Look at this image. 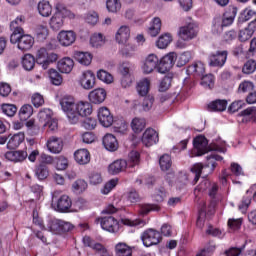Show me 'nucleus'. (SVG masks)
Returning a JSON list of instances; mask_svg holds the SVG:
<instances>
[{
    "label": "nucleus",
    "instance_id": "f257e3e1",
    "mask_svg": "<svg viewBox=\"0 0 256 256\" xmlns=\"http://www.w3.org/2000/svg\"><path fill=\"white\" fill-rule=\"evenodd\" d=\"M65 17H68L69 19H75V14L67 9L65 4L61 2L56 3L55 13L49 21L51 29H53V31H59V29H62L63 25H65Z\"/></svg>",
    "mask_w": 256,
    "mask_h": 256
},
{
    "label": "nucleus",
    "instance_id": "f03ea898",
    "mask_svg": "<svg viewBox=\"0 0 256 256\" xmlns=\"http://www.w3.org/2000/svg\"><path fill=\"white\" fill-rule=\"evenodd\" d=\"M10 43L17 44L20 51H29L35 44V39L31 35L25 34L23 28H16L10 36Z\"/></svg>",
    "mask_w": 256,
    "mask_h": 256
},
{
    "label": "nucleus",
    "instance_id": "7ed1b4c3",
    "mask_svg": "<svg viewBox=\"0 0 256 256\" xmlns=\"http://www.w3.org/2000/svg\"><path fill=\"white\" fill-rule=\"evenodd\" d=\"M194 155L191 157H201V155H205V153H209V151H218V153H225V148L220 147L219 145L209 146V142L205 136H198L193 141Z\"/></svg>",
    "mask_w": 256,
    "mask_h": 256
},
{
    "label": "nucleus",
    "instance_id": "20e7f679",
    "mask_svg": "<svg viewBox=\"0 0 256 256\" xmlns=\"http://www.w3.org/2000/svg\"><path fill=\"white\" fill-rule=\"evenodd\" d=\"M59 103L69 123L75 125V122L77 121V113H75L77 103H75V97L71 95H65L60 99Z\"/></svg>",
    "mask_w": 256,
    "mask_h": 256
},
{
    "label": "nucleus",
    "instance_id": "39448f33",
    "mask_svg": "<svg viewBox=\"0 0 256 256\" xmlns=\"http://www.w3.org/2000/svg\"><path fill=\"white\" fill-rule=\"evenodd\" d=\"M206 159L207 163L205 166H203L201 163H197L191 168L192 173L195 174L194 184L199 181V177H201V172L203 171L204 167H211L210 173H213L215 171V167H217V161H223V157L217 154H211L210 156H207Z\"/></svg>",
    "mask_w": 256,
    "mask_h": 256
},
{
    "label": "nucleus",
    "instance_id": "423d86ee",
    "mask_svg": "<svg viewBox=\"0 0 256 256\" xmlns=\"http://www.w3.org/2000/svg\"><path fill=\"white\" fill-rule=\"evenodd\" d=\"M59 59V55L53 52H47V49L40 48L37 52L36 61L41 65L42 69H49V65L55 63Z\"/></svg>",
    "mask_w": 256,
    "mask_h": 256
},
{
    "label": "nucleus",
    "instance_id": "0eeeda50",
    "mask_svg": "<svg viewBox=\"0 0 256 256\" xmlns=\"http://www.w3.org/2000/svg\"><path fill=\"white\" fill-rule=\"evenodd\" d=\"M161 233L155 229H147L141 235V240L145 247H153V245H159L161 243Z\"/></svg>",
    "mask_w": 256,
    "mask_h": 256
},
{
    "label": "nucleus",
    "instance_id": "6e6552de",
    "mask_svg": "<svg viewBox=\"0 0 256 256\" xmlns=\"http://www.w3.org/2000/svg\"><path fill=\"white\" fill-rule=\"evenodd\" d=\"M175 61H177V54L175 52H170L163 56L158 62V73L165 74L171 71L173 65H175Z\"/></svg>",
    "mask_w": 256,
    "mask_h": 256
},
{
    "label": "nucleus",
    "instance_id": "1a4fd4ad",
    "mask_svg": "<svg viewBox=\"0 0 256 256\" xmlns=\"http://www.w3.org/2000/svg\"><path fill=\"white\" fill-rule=\"evenodd\" d=\"M229 52L227 50H218L209 56V65L211 67H223L227 63Z\"/></svg>",
    "mask_w": 256,
    "mask_h": 256
},
{
    "label": "nucleus",
    "instance_id": "9d476101",
    "mask_svg": "<svg viewBox=\"0 0 256 256\" xmlns=\"http://www.w3.org/2000/svg\"><path fill=\"white\" fill-rule=\"evenodd\" d=\"M74 113H76V125V123H79L80 117H87V115H91L93 113V106L89 102L80 101L76 103Z\"/></svg>",
    "mask_w": 256,
    "mask_h": 256
},
{
    "label": "nucleus",
    "instance_id": "9b49d317",
    "mask_svg": "<svg viewBox=\"0 0 256 256\" xmlns=\"http://www.w3.org/2000/svg\"><path fill=\"white\" fill-rule=\"evenodd\" d=\"M57 39L62 47H69L75 43L77 34L71 30H62L59 32Z\"/></svg>",
    "mask_w": 256,
    "mask_h": 256
},
{
    "label": "nucleus",
    "instance_id": "f8f14e48",
    "mask_svg": "<svg viewBox=\"0 0 256 256\" xmlns=\"http://www.w3.org/2000/svg\"><path fill=\"white\" fill-rule=\"evenodd\" d=\"M100 225L108 233H117L119 231V221L113 216L101 218Z\"/></svg>",
    "mask_w": 256,
    "mask_h": 256
},
{
    "label": "nucleus",
    "instance_id": "ddd939ff",
    "mask_svg": "<svg viewBox=\"0 0 256 256\" xmlns=\"http://www.w3.org/2000/svg\"><path fill=\"white\" fill-rule=\"evenodd\" d=\"M158 67L159 57H157V55L155 54H149L144 61L142 69L146 75H149V73H153V71H155V69H158Z\"/></svg>",
    "mask_w": 256,
    "mask_h": 256
},
{
    "label": "nucleus",
    "instance_id": "4468645a",
    "mask_svg": "<svg viewBox=\"0 0 256 256\" xmlns=\"http://www.w3.org/2000/svg\"><path fill=\"white\" fill-rule=\"evenodd\" d=\"M98 121L103 127H111L113 125V115L109 108L101 107L98 110Z\"/></svg>",
    "mask_w": 256,
    "mask_h": 256
},
{
    "label": "nucleus",
    "instance_id": "2eb2a0df",
    "mask_svg": "<svg viewBox=\"0 0 256 256\" xmlns=\"http://www.w3.org/2000/svg\"><path fill=\"white\" fill-rule=\"evenodd\" d=\"M80 85L86 91L93 89L95 87V74L91 70L83 72L80 78Z\"/></svg>",
    "mask_w": 256,
    "mask_h": 256
},
{
    "label": "nucleus",
    "instance_id": "dca6fc26",
    "mask_svg": "<svg viewBox=\"0 0 256 256\" xmlns=\"http://www.w3.org/2000/svg\"><path fill=\"white\" fill-rule=\"evenodd\" d=\"M159 142V135L155 129L148 128L142 135V143L145 147H151Z\"/></svg>",
    "mask_w": 256,
    "mask_h": 256
},
{
    "label": "nucleus",
    "instance_id": "f3484780",
    "mask_svg": "<svg viewBox=\"0 0 256 256\" xmlns=\"http://www.w3.org/2000/svg\"><path fill=\"white\" fill-rule=\"evenodd\" d=\"M179 36L184 41H189L197 37V26L193 23H189L186 26H183L179 30Z\"/></svg>",
    "mask_w": 256,
    "mask_h": 256
},
{
    "label": "nucleus",
    "instance_id": "a211bd4d",
    "mask_svg": "<svg viewBox=\"0 0 256 256\" xmlns=\"http://www.w3.org/2000/svg\"><path fill=\"white\" fill-rule=\"evenodd\" d=\"M88 99L94 105H101L107 99V91L103 88L94 89L89 93Z\"/></svg>",
    "mask_w": 256,
    "mask_h": 256
},
{
    "label": "nucleus",
    "instance_id": "6ab92c4d",
    "mask_svg": "<svg viewBox=\"0 0 256 256\" xmlns=\"http://www.w3.org/2000/svg\"><path fill=\"white\" fill-rule=\"evenodd\" d=\"M28 152L25 150L9 151L6 152L4 157L7 161H12V163H23L27 159Z\"/></svg>",
    "mask_w": 256,
    "mask_h": 256
},
{
    "label": "nucleus",
    "instance_id": "aec40b11",
    "mask_svg": "<svg viewBox=\"0 0 256 256\" xmlns=\"http://www.w3.org/2000/svg\"><path fill=\"white\" fill-rule=\"evenodd\" d=\"M74 159L78 165H87L91 162V153L85 148L78 149L74 152Z\"/></svg>",
    "mask_w": 256,
    "mask_h": 256
},
{
    "label": "nucleus",
    "instance_id": "412c9836",
    "mask_svg": "<svg viewBox=\"0 0 256 256\" xmlns=\"http://www.w3.org/2000/svg\"><path fill=\"white\" fill-rule=\"evenodd\" d=\"M47 149L50 153H61L63 151V140L55 136L50 137L47 141Z\"/></svg>",
    "mask_w": 256,
    "mask_h": 256
},
{
    "label": "nucleus",
    "instance_id": "4be33fe9",
    "mask_svg": "<svg viewBox=\"0 0 256 256\" xmlns=\"http://www.w3.org/2000/svg\"><path fill=\"white\" fill-rule=\"evenodd\" d=\"M73 67H75V62L70 57H64L57 63V68L60 73H70L73 71Z\"/></svg>",
    "mask_w": 256,
    "mask_h": 256
},
{
    "label": "nucleus",
    "instance_id": "5701e85b",
    "mask_svg": "<svg viewBox=\"0 0 256 256\" xmlns=\"http://www.w3.org/2000/svg\"><path fill=\"white\" fill-rule=\"evenodd\" d=\"M7 149H17L25 141V133L19 132L8 136Z\"/></svg>",
    "mask_w": 256,
    "mask_h": 256
},
{
    "label": "nucleus",
    "instance_id": "b1692460",
    "mask_svg": "<svg viewBox=\"0 0 256 256\" xmlns=\"http://www.w3.org/2000/svg\"><path fill=\"white\" fill-rule=\"evenodd\" d=\"M131 37V30L128 26H121L116 33V41L119 45H125Z\"/></svg>",
    "mask_w": 256,
    "mask_h": 256
},
{
    "label": "nucleus",
    "instance_id": "393cba45",
    "mask_svg": "<svg viewBox=\"0 0 256 256\" xmlns=\"http://www.w3.org/2000/svg\"><path fill=\"white\" fill-rule=\"evenodd\" d=\"M103 145L107 151H117L119 149V142L113 134H106L103 137Z\"/></svg>",
    "mask_w": 256,
    "mask_h": 256
},
{
    "label": "nucleus",
    "instance_id": "a878e982",
    "mask_svg": "<svg viewBox=\"0 0 256 256\" xmlns=\"http://www.w3.org/2000/svg\"><path fill=\"white\" fill-rule=\"evenodd\" d=\"M255 31H256L255 24L249 23L247 28H245L244 30H240L238 35L239 41H242L243 43H245V41H249V39L253 37V34L255 33Z\"/></svg>",
    "mask_w": 256,
    "mask_h": 256
},
{
    "label": "nucleus",
    "instance_id": "bb28decb",
    "mask_svg": "<svg viewBox=\"0 0 256 256\" xmlns=\"http://www.w3.org/2000/svg\"><path fill=\"white\" fill-rule=\"evenodd\" d=\"M124 169H127V161L120 159L114 161L112 164L109 165L108 171L111 175H117L121 173Z\"/></svg>",
    "mask_w": 256,
    "mask_h": 256
},
{
    "label": "nucleus",
    "instance_id": "cd10ccee",
    "mask_svg": "<svg viewBox=\"0 0 256 256\" xmlns=\"http://www.w3.org/2000/svg\"><path fill=\"white\" fill-rule=\"evenodd\" d=\"M71 205V198H69V196L67 195H63L57 201V210L60 213H65L66 211H69V209H71Z\"/></svg>",
    "mask_w": 256,
    "mask_h": 256
},
{
    "label": "nucleus",
    "instance_id": "c85d7f7f",
    "mask_svg": "<svg viewBox=\"0 0 256 256\" xmlns=\"http://www.w3.org/2000/svg\"><path fill=\"white\" fill-rule=\"evenodd\" d=\"M38 12L42 17H50L53 13V7L47 0H42L38 3Z\"/></svg>",
    "mask_w": 256,
    "mask_h": 256
},
{
    "label": "nucleus",
    "instance_id": "c756f323",
    "mask_svg": "<svg viewBox=\"0 0 256 256\" xmlns=\"http://www.w3.org/2000/svg\"><path fill=\"white\" fill-rule=\"evenodd\" d=\"M74 57L80 65H91V61H93V55L89 52H75Z\"/></svg>",
    "mask_w": 256,
    "mask_h": 256
},
{
    "label": "nucleus",
    "instance_id": "7c9ffc66",
    "mask_svg": "<svg viewBox=\"0 0 256 256\" xmlns=\"http://www.w3.org/2000/svg\"><path fill=\"white\" fill-rule=\"evenodd\" d=\"M251 19H253V20L250 23H253L254 27H256V12H255V10L246 9L243 11V13L238 18V23H245Z\"/></svg>",
    "mask_w": 256,
    "mask_h": 256
},
{
    "label": "nucleus",
    "instance_id": "2f4dec72",
    "mask_svg": "<svg viewBox=\"0 0 256 256\" xmlns=\"http://www.w3.org/2000/svg\"><path fill=\"white\" fill-rule=\"evenodd\" d=\"M116 256H132L133 250L131 247L123 242H119L115 246Z\"/></svg>",
    "mask_w": 256,
    "mask_h": 256
},
{
    "label": "nucleus",
    "instance_id": "473e14b6",
    "mask_svg": "<svg viewBox=\"0 0 256 256\" xmlns=\"http://www.w3.org/2000/svg\"><path fill=\"white\" fill-rule=\"evenodd\" d=\"M187 73L188 75H197L198 77H201V75L205 73V64L196 62L188 67Z\"/></svg>",
    "mask_w": 256,
    "mask_h": 256
},
{
    "label": "nucleus",
    "instance_id": "72a5a7b5",
    "mask_svg": "<svg viewBox=\"0 0 256 256\" xmlns=\"http://www.w3.org/2000/svg\"><path fill=\"white\" fill-rule=\"evenodd\" d=\"M235 17H237V8H233L231 12L224 13V15L220 17L223 27H229L230 25H233Z\"/></svg>",
    "mask_w": 256,
    "mask_h": 256
},
{
    "label": "nucleus",
    "instance_id": "f704fd0d",
    "mask_svg": "<svg viewBox=\"0 0 256 256\" xmlns=\"http://www.w3.org/2000/svg\"><path fill=\"white\" fill-rule=\"evenodd\" d=\"M148 33L151 35V37H157L158 34L161 33V18L155 17L152 20Z\"/></svg>",
    "mask_w": 256,
    "mask_h": 256
},
{
    "label": "nucleus",
    "instance_id": "c9c22d12",
    "mask_svg": "<svg viewBox=\"0 0 256 256\" xmlns=\"http://www.w3.org/2000/svg\"><path fill=\"white\" fill-rule=\"evenodd\" d=\"M148 33L151 35V37H157L158 34L161 33V18L155 17L152 20Z\"/></svg>",
    "mask_w": 256,
    "mask_h": 256
},
{
    "label": "nucleus",
    "instance_id": "e433bc0d",
    "mask_svg": "<svg viewBox=\"0 0 256 256\" xmlns=\"http://www.w3.org/2000/svg\"><path fill=\"white\" fill-rule=\"evenodd\" d=\"M227 109V100H215L208 104L209 111L223 112Z\"/></svg>",
    "mask_w": 256,
    "mask_h": 256
},
{
    "label": "nucleus",
    "instance_id": "4c0bfd02",
    "mask_svg": "<svg viewBox=\"0 0 256 256\" xmlns=\"http://www.w3.org/2000/svg\"><path fill=\"white\" fill-rule=\"evenodd\" d=\"M151 86V81L149 78L142 79L137 85V91L141 97H145L149 93V87Z\"/></svg>",
    "mask_w": 256,
    "mask_h": 256
},
{
    "label": "nucleus",
    "instance_id": "58836bf2",
    "mask_svg": "<svg viewBox=\"0 0 256 256\" xmlns=\"http://www.w3.org/2000/svg\"><path fill=\"white\" fill-rule=\"evenodd\" d=\"M35 175L40 181H45L49 177V168L45 164H40L35 169Z\"/></svg>",
    "mask_w": 256,
    "mask_h": 256
},
{
    "label": "nucleus",
    "instance_id": "ea45409f",
    "mask_svg": "<svg viewBox=\"0 0 256 256\" xmlns=\"http://www.w3.org/2000/svg\"><path fill=\"white\" fill-rule=\"evenodd\" d=\"M136 51L137 47L132 43L123 44V46L120 49V53L121 55H123V57H133Z\"/></svg>",
    "mask_w": 256,
    "mask_h": 256
},
{
    "label": "nucleus",
    "instance_id": "a19ab883",
    "mask_svg": "<svg viewBox=\"0 0 256 256\" xmlns=\"http://www.w3.org/2000/svg\"><path fill=\"white\" fill-rule=\"evenodd\" d=\"M90 44L95 49H98V47H103V45H105V37H103V34L101 33L93 34L90 38Z\"/></svg>",
    "mask_w": 256,
    "mask_h": 256
},
{
    "label": "nucleus",
    "instance_id": "79ce46f5",
    "mask_svg": "<svg viewBox=\"0 0 256 256\" xmlns=\"http://www.w3.org/2000/svg\"><path fill=\"white\" fill-rule=\"evenodd\" d=\"M146 122L143 118L136 117L131 122L134 133H141L145 129Z\"/></svg>",
    "mask_w": 256,
    "mask_h": 256
},
{
    "label": "nucleus",
    "instance_id": "37998d69",
    "mask_svg": "<svg viewBox=\"0 0 256 256\" xmlns=\"http://www.w3.org/2000/svg\"><path fill=\"white\" fill-rule=\"evenodd\" d=\"M160 169L162 171H169L173 162L171 161V156L169 154H164L159 159Z\"/></svg>",
    "mask_w": 256,
    "mask_h": 256
},
{
    "label": "nucleus",
    "instance_id": "c03bdc74",
    "mask_svg": "<svg viewBox=\"0 0 256 256\" xmlns=\"http://www.w3.org/2000/svg\"><path fill=\"white\" fill-rule=\"evenodd\" d=\"M31 115H33V106L31 104H25L20 108L19 116L22 121H27Z\"/></svg>",
    "mask_w": 256,
    "mask_h": 256
},
{
    "label": "nucleus",
    "instance_id": "a18cd8bd",
    "mask_svg": "<svg viewBox=\"0 0 256 256\" xmlns=\"http://www.w3.org/2000/svg\"><path fill=\"white\" fill-rule=\"evenodd\" d=\"M173 41V38L170 34H164L159 37L158 41L156 42L158 49H167L169 44Z\"/></svg>",
    "mask_w": 256,
    "mask_h": 256
},
{
    "label": "nucleus",
    "instance_id": "49530a36",
    "mask_svg": "<svg viewBox=\"0 0 256 256\" xmlns=\"http://www.w3.org/2000/svg\"><path fill=\"white\" fill-rule=\"evenodd\" d=\"M22 66L26 71H31L35 67V57L31 54H26L22 58Z\"/></svg>",
    "mask_w": 256,
    "mask_h": 256
},
{
    "label": "nucleus",
    "instance_id": "de8ad7c7",
    "mask_svg": "<svg viewBox=\"0 0 256 256\" xmlns=\"http://www.w3.org/2000/svg\"><path fill=\"white\" fill-rule=\"evenodd\" d=\"M48 77L52 85H61L63 83V77L55 69L48 70Z\"/></svg>",
    "mask_w": 256,
    "mask_h": 256
},
{
    "label": "nucleus",
    "instance_id": "09e8293b",
    "mask_svg": "<svg viewBox=\"0 0 256 256\" xmlns=\"http://www.w3.org/2000/svg\"><path fill=\"white\" fill-rule=\"evenodd\" d=\"M201 85L204 89H213L215 87V77L213 74H208L202 77Z\"/></svg>",
    "mask_w": 256,
    "mask_h": 256
},
{
    "label": "nucleus",
    "instance_id": "8fccbe9b",
    "mask_svg": "<svg viewBox=\"0 0 256 256\" xmlns=\"http://www.w3.org/2000/svg\"><path fill=\"white\" fill-rule=\"evenodd\" d=\"M161 207L155 204H141L139 213L140 215H148L151 211H160Z\"/></svg>",
    "mask_w": 256,
    "mask_h": 256
},
{
    "label": "nucleus",
    "instance_id": "3c124183",
    "mask_svg": "<svg viewBox=\"0 0 256 256\" xmlns=\"http://www.w3.org/2000/svg\"><path fill=\"white\" fill-rule=\"evenodd\" d=\"M52 115H53V112L51 111V109L45 108L38 113V119L39 121H41V123H44L45 125L47 122L53 119Z\"/></svg>",
    "mask_w": 256,
    "mask_h": 256
},
{
    "label": "nucleus",
    "instance_id": "603ef678",
    "mask_svg": "<svg viewBox=\"0 0 256 256\" xmlns=\"http://www.w3.org/2000/svg\"><path fill=\"white\" fill-rule=\"evenodd\" d=\"M97 78L103 83H107V85H111L113 83V75L105 70H99L97 72Z\"/></svg>",
    "mask_w": 256,
    "mask_h": 256
},
{
    "label": "nucleus",
    "instance_id": "864d4df0",
    "mask_svg": "<svg viewBox=\"0 0 256 256\" xmlns=\"http://www.w3.org/2000/svg\"><path fill=\"white\" fill-rule=\"evenodd\" d=\"M193 59V53L187 51L182 53L177 61V66L178 67H184V65H187V63H189V61H191Z\"/></svg>",
    "mask_w": 256,
    "mask_h": 256
},
{
    "label": "nucleus",
    "instance_id": "5fc2aeb1",
    "mask_svg": "<svg viewBox=\"0 0 256 256\" xmlns=\"http://www.w3.org/2000/svg\"><path fill=\"white\" fill-rule=\"evenodd\" d=\"M123 225H126V227H145V220L142 219H135L131 220L129 218L122 219Z\"/></svg>",
    "mask_w": 256,
    "mask_h": 256
},
{
    "label": "nucleus",
    "instance_id": "6e6d98bb",
    "mask_svg": "<svg viewBox=\"0 0 256 256\" xmlns=\"http://www.w3.org/2000/svg\"><path fill=\"white\" fill-rule=\"evenodd\" d=\"M106 7L110 13L121 11V2L119 0H107Z\"/></svg>",
    "mask_w": 256,
    "mask_h": 256
},
{
    "label": "nucleus",
    "instance_id": "4d7b16f0",
    "mask_svg": "<svg viewBox=\"0 0 256 256\" xmlns=\"http://www.w3.org/2000/svg\"><path fill=\"white\" fill-rule=\"evenodd\" d=\"M117 183H119V179H111L104 185L101 193H103V195H109V193H111V191L117 187Z\"/></svg>",
    "mask_w": 256,
    "mask_h": 256
},
{
    "label": "nucleus",
    "instance_id": "13d9d810",
    "mask_svg": "<svg viewBox=\"0 0 256 256\" xmlns=\"http://www.w3.org/2000/svg\"><path fill=\"white\" fill-rule=\"evenodd\" d=\"M223 24L221 22V17H216L213 21L212 25V33L213 35H221L223 33Z\"/></svg>",
    "mask_w": 256,
    "mask_h": 256
},
{
    "label": "nucleus",
    "instance_id": "bf43d9fd",
    "mask_svg": "<svg viewBox=\"0 0 256 256\" xmlns=\"http://www.w3.org/2000/svg\"><path fill=\"white\" fill-rule=\"evenodd\" d=\"M61 221L62 220L59 219H53L49 221L48 228L52 233H61Z\"/></svg>",
    "mask_w": 256,
    "mask_h": 256
},
{
    "label": "nucleus",
    "instance_id": "052dcab7",
    "mask_svg": "<svg viewBox=\"0 0 256 256\" xmlns=\"http://www.w3.org/2000/svg\"><path fill=\"white\" fill-rule=\"evenodd\" d=\"M255 69H256V62L255 60H248L243 68H242V72L245 73L246 75H251V73H255Z\"/></svg>",
    "mask_w": 256,
    "mask_h": 256
},
{
    "label": "nucleus",
    "instance_id": "680f3d73",
    "mask_svg": "<svg viewBox=\"0 0 256 256\" xmlns=\"http://www.w3.org/2000/svg\"><path fill=\"white\" fill-rule=\"evenodd\" d=\"M2 111L8 117H13L15 116V113H17V106L13 104H3Z\"/></svg>",
    "mask_w": 256,
    "mask_h": 256
},
{
    "label": "nucleus",
    "instance_id": "e2e57ef3",
    "mask_svg": "<svg viewBox=\"0 0 256 256\" xmlns=\"http://www.w3.org/2000/svg\"><path fill=\"white\" fill-rule=\"evenodd\" d=\"M153 103H155V97H153V95L146 96L142 103V109L144 111H151Z\"/></svg>",
    "mask_w": 256,
    "mask_h": 256
},
{
    "label": "nucleus",
    "instance_id": "0e129e2a",
    "mask_svg": "<svg viewBox=\"0 0 256 256\" xmlns=\"http://www.w3.org/2000/svg\"><path fill=\"white\" fill-rule=\"evenodd\" d=\"M36 33L37 39H39V41H45L49 35V29H47V26H38Z\"/></svg>",
    "mask_w": 256,
    "mask_h": 256
},
{
    "label": "nucleus",
    "instance_id": "69168bd1",
    "mask_svg": "<svg viewBox=\"0 0 256 256\" xmlns=\"http://www.w3.org/2000/svg\"><path fill=\"white\" fill-rule=\"evenodd\" d=\"M69 167V160L65 156H59L56 162V168L58 171H65Z\"/></svg>",
    "mask_w": 256,
    "mask_h": 256
},
{
    "label": "nucleus",
    "instance_id": "338daca9",
    "mask_svg": "<svg viewBox=\"0 0 256 256\" xmlns=\"http://www.w3.org/2000/svg\"><path fill=\"white\" fill-rule=\"evenodd\" d=\"M89 181L91 185H99L100 183H103V177L101 176V173L99 172H92L89 175Z\"/></svg>",
    "mask_w": 256,
    "mask_h": 256
},
{
    "label": "nucleus",
    "instance_id": "774afa93",
    "mask_svg": "<svg viewBox=\"0 0 256 256\" xmlns=\"http://www.w3.org/2000/svg\"><path fill=\"white\" fill-rule=\"evenodd\" d=\"M82 127H84V129H88V131H91L97 127V120L95 118H86L82 123Z\"/></svg>",
    "mask_w": 256,
    "mask_h": 256
}]
</instances>
